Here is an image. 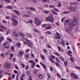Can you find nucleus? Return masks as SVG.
<instances>
[{
	"instance_id": "nucleus-49",
	"label": "nucleus",
	"mask_w": 80,
	"mask_h": 80,
	"mask_svg": "<svg viewBox=\"0 0 80 80\" xmlns=\"http://www.w3.org/2000/svg\"><path fill=\"white\" fill-rule=\"evenodd\" d=\"M51 11L52 12V13H54V14H55V15H57V13L53 11V10H52Z\"/></svg>"
},
{
	"instance_id": "nucleus-12",
	"label": "nucleus",
	"mask_w": 80,
	"mask_h": 80,
	"mask_svg": "<svg viewBox=\"0 0 80 80\" xmlns=\"http://www.w3.org/2000/svg\"><path fill=\"white\" fill-rule=\"evenodd\" d=\"M4 37L3 36H2L0 37V44L2 43L1 42H2L3 40H4Z\"/></svg>"
},
{
	"instance_id": "nucleus-22",
	"label": "nucleus",
	"mask_w": 80,
	"mask_h": 80,
	"mask_svg": "<svg viewBox=\"0 0 80 80\" xmlns=\"http://www.w3.org/2000/svg\"><path fill=\"white\" fill-rule=\"evenodd\" d=\"M29 9L31 11H35V8L32 7L29 8Z\"/></svg>"
},
{
	"instance_id": "nucleus-58",
	"label": "nucleus",
	"mask_w": 80,
	"mask_h": 80,
	"mask_svg": "<svg viewBox=\"0 0 80 80\" xmlns=\"http://www.w3.org/2000/svg\"><path fill=\"white\" fill-rule=\"evenodd\" d=\"M17 45L18 47H20L21 46V43H17Z\"/></svg>"
},
{
	"instance_id": "nucleus-4",
	"label": "nucleus",
	"mask_w": 80,
	"mask_h": 80,
	"mask_svg": "<svg viewBox=\"0 0 80 80\" xmlns=\"http://www.w3.org/2000/svg\"><path fill=\"white\" fill-rule=\"evenodd\" d=\"M12 24L13 26H14V27H16V25H18V21L15 18H12Z\"/></svg>"
},
{
	"instance_id": "nucleus-44",
	"label": "nucleus",
	"mask_w": 80,
	"mask_h": 80,
	"mask_svg": "<svg viewBox=\"0 0 80 80\" xmlns=\"http://www.w3.org/2000/svg\"><path fill=\"white\" fill-rule=\"evenodd\" d=\"M29 63H35V61H33V60H30L29 61Z\"/></svg>"
},
{
	"instance_id": "nucleus-32",
	"label": "nucleus",
	"mask_w": 80,
	"mask_h": 80,
	"mask_svg": "<svg viewBox=\"0 0 80 80\" xmlns=\"http://www.w3.org/2000/svg\"><path fill=\"white\" fill-rule=\"evenodd\" d=\"M54 54L55 55H57V56H61V55H60V54L57 52H55L54 53Z\"/></svg>"
},
{
	"instance_id": "nucleus-21",
	"label": "nucleus",
	"mask_w": 80,
	"mask_h": 80,
	"mask_svg": "<svg viewBox=\"0 0 80 80\" xmlns=\"http://www.w3.org/2000/svg\"><path fill=\"white\" fill-rule=\"evenodd\" d=\"M61 44L63 47H64L65 45V42L62 40V41Z\"/></svg>"
},
{
	"instance_id": "nucleus-59",
	"label": "nucleus",
	"mask_w": 80,
	"mask_h": 80,
	"mask_svg": "<svg viewBox=\"0 0 80 80\" xmlns=\"http://www.w3.org/2000/svg\"><path fill=\"white\" fill-rule=\"evenodd\" d=\"M47 76L48 78H51V76H50V74H48Z\"/></svg>"
},
{
	"instance_id": "nucleus-20",
	"label": "nucleus",
	"mask_w": 80,
	"mask_h": 80,
	"mask_svg": "<svg viewBox=\"0 0 80 80\" xmlns=\"http://www.w3.org/2000/svg\"><path fill=\"white\" fill-rule=\"evenodd\" d=\"M13 35L14 36H15V37H18V35L17 33H16V32H15V31H13Z\"/></svg>"
},
{
	"instance_id": "nucleus-28",
	"label": "nucleus",
	"mask_w": 80,
	"mask_h": 80,
	"mask_svg": "<svg viewBox=\"0 0 80 80\" xmlns=\"http://www.w3.org/2000/svg\"><path fill=\"white\" fill-rule=\"evenodd\" d=\"M59 58H60V60H62V62H64V58H63V57L59 56Z\"/></svg>"
},
{
	"instance_id": "nucleus-60",
	"label": "nucleus",
	"mask_w": 80,
	"mask_h": 80,
	"mask_svg": "<svg viewBox=\"0 0 80 80\" xmlns=\"http://www.w3.org/2000/svg\"><path fill=\"white\" fill-rule=\"evenodd\" d=\"M62 3L60 2H59L58 4V7H61Z\"/></svg>"
},
{
	"instance_id": "nucleus-13",
	"label": "nucleus",
	"mask_w": 80,
	"mask_h": 80,
	"mask_svg": "<svg viewBox=\"0 0 80 80\" xmlns=\"http://www.w3.org/2000/svg\"><path fill=\"white\" fill-rule=\"evenodd\" d=\"M40 64L42 65V67H43V68L45 70H47V67H46L45 64H43L42 62L40 63Z\"/></svg>"
},
{
	"instance_id": "nucleus-5",
	"label": "nucleus",
	"mask_w": 80,
	"mask_h": 80,
	"mask_svg": "<svg viewBox=\"0 0 80 80\" xmlns=\"http://www.w3.org/2000/svg\"><path fill=\"white\" fill-rule=\"evenodd\" d=\"M10 63L8 62H5L3 64V67L4 68L7 69V68H10Z\"/></svg>"
},
{
	"instance_id": "nucleus-6",
	"label": "nucleus",
	"mask_w": 80,
	"mask_h": 80,
	"mask_svg": "<svg viewBox=\"0 0 80 80\" xmlns=\"http://www.w3.org/2000/svg\"><path fill=\"white\" fill-rule=\"evenodd\" d=\"M68 10H69V11H70V12H77L75 7H68Z\"/></svg>"
},
{
	"instance_id": "nucleus-15",
	"label": "nucleus",
	"mask_w": 80,
	"mask_h": 80,
	"mask_svg": "<svg viewBox=\"0 0 80 80\" xmlns=\"http://www.w3.org/2000/svg\"><path fill=\"white\" fill-rule=\"evenodd\" d=\"M13 12L14 13H15L17 15H19L20 14V12H19L17 10H13Z\"/></svg>"
},
{
	"instance_id": "nucleus-51",
	"label": "nucleus",
	"mask_w": 80,
	"mask_h": 80,
	"mask_svg": "<svg viewBox=\"0 0 80 80\" xmlns=\"http://www.w3.org/2000/svg\"><path fill=\"white\" fill-rule=\"evenodd\" d=\"M21 66L22 68H25V64H21Z\"/></svg>"
},
{
	"instance_id": "nucleus-11",
	"label": "nucleus",
	"mask_w": 80,
	"mask_h": 80,
	"mask_svg": "<svg viewBox=\"0 0 80 80\" xmlns=\"http://www.w3.org/2000/svg\"><path fill=\"white\" fill-rule=\"evenodd\" d=\"M28 14L29 15L24 14L23 16L24 17H31V15H32V12H28Z\"/></svg>"
},
{
	"instance_id": "nucleus-62",
	"label": "nucleus",
	"mask_w": 80,
	"mask_h": 80,
	"mask_svg": "<svg viewBox=\"0 0 80 80\" xmlns=\"http://www.w3.org/2000/svg\"><path fill=\"white\" fill-rule=\"evenodd\" d=\"M2 22L3 23H7V22L5 20H2Z\"/></svg>"
},
{
	"instance_id": "nucleus-52",
	"label": "nucleus",
	"mask_w": 80,
	"mask_h": 80,
	"mask_svg": "<svg viewBox=\"0 0 80 80\" xmlns=\"http://www.w3.org/2000/svg\"><path fill=\"white\" fill-rule=\"evenodd\" d=\"M56 61L58 62H60V60L58 58H56Z\"/></svg>"
},
{
	"instance_id": "nucleus-30",
	"label": "nucleus",
	"mask_w": 80,
	"mask_h": 80,
	"mask_svg": "<svg viewBox=\"0 0 80 80\" xmlns=\"http://www.w3.org/2000/svg\"><path fill=\"white\" fill-rule=\"evenodd\" d=\"M35 62L32 63L31 65V67L32 68L35 67Z\"/></svg>"
},
{
	"instance_id": "nucleus-35",
	"label": "nucleus",
	"mask_w": 80,
	"mask_h": 80,
	"mask_svg": "<svg viewBox=\"0 0 80 80\" xmlns=\"http://www.w3.org/2000/svg\"><path fill=\"white\" fill-rule=\"evenodd\" d=\"M25 57L26 58H27V59L28 58H29V54H26L25 55Z\"/></svg>"
},
{
	"instance_id": "nucleus-18",
	"label": "nucleus",
	"mask_w": 80,
	"mask_h": 80,
	"mask_svg": "<svg viewBox=\"0 0 80 80\" xmlns=\"http://www.w3.org/2000/svg\"><path fill=\"white\" fill-rule=\"evenodd\" d=\"M19 34L20 35V36H21V37H23H23H25V34H23V33L21 32H19Z\"/></svg>"
},
{
	"instance_id": "nucleus-53",
	"label": "nucleus",
	"mask_w": 80,
	"mask_h": 80,
	"mask_svg": "<svg viewBox=\"0 0 80 80\" xmlns=\"http://www.w3.org/2000/svg\"><path fill=\"white\" fill-rule=\"evenodd\" d=\"M28 21H29L30 23H32L33 22V20H32V19H29L28 20Z\"/></svg>"
},
{
	"instance_id": "nucleus-39",
	"label": "nucleus",
	"mask_w": 80,
	"mask_h": 80,
	"mask_svg": "<svg viewBox=\"0 0 80 80\" xmlns=\"http://www.w3.org/2000/svg\"><path fill=\"white\" fill-rule=\"evenodd\" d=\"M75 30L76 33H77V32H79L78 28H75Z\"/></svg>"
},
{
	"instance_id": "nucleus-41",
	"label": "nucleus",
	"mask_w": 80,
	"mask_h": 80,
	"mask_svg": "<svg viewBox=\"0 0 80 80\" xmlns=\"http://www.w3.org/2000/svg\"><path fill=\"white\" fill-rule=\"evenodd\" d=\"M75 68L78 70H80V67L78 66H76L75 67Z\"/></svg>"
},
{
	"instance_id": "nucleus-33",
	"label": "nucleus",
	"mask_w": 80,
	"mask_h": 80,
	"mask_svg": "<svg viewBox=\"0 0 80 80\" xmlns=\"http://www.w3.org/2000/svg\"><path fill=\"white\" fill-rule=\"evenodd\" d=\"M47 26V24H42L41 25V27H42V28H45V27H46Z\"/></svg>"
},
{
	"instance_id": "nucleus-56",
	"label": "nucleus",
	"mask_w": 80,
	"mask_h": 80,
	"mask_svg": "<svg viewBox=\"0 0 80 80\" xmlns=\"http://www.w3.org/2000/svg\"><path fill=\"white\" fill-rule=\"evenodd\" d=\"M70 13V11H64L63 12V13L64 14L69 13Z\"/></svg>"
},
{
	"instance_id": "nucleus-48",
	"label": "nucleus",
	"mask_w": 80,
	"mask_h": 80,
	"mask_svg": "<svg viewBox=\"0 0 80 80\" xmlns=\"http://www.w3.org/2000/svg\"><path fill=\"white\" fill-rule=\"evenodd\" d=\"M58 48L59 52H61V50L62 48H61V47H58Z\"/></svg>"
},
{
	"instance_id": "nucleus-7",
	"label": "nucleus",
	"mask_w": 80,
	"mask_h": 80,
	"mask_svg": "<svg viewBox=\"0 0 80 80\" xmlns=\"http://www.w3.org/2000/svg\"><path fill=\"white\" fill-rule=\"evenodd\" d=\"M26 40L27 42H28V46L30 48H32V43L31 42V41L30 40H28L27 38H26Z\"/></svg>"
},
{
	"instance_id": "nucleus-17",
	"label": "nucleus",
	"mask_w": 80,
	"mask_h": 80,
	"mask_svg": "<svg viewBox=\"0 0 80 80\" xmlns=\"http://www.w3.org/2000/svg\"><path fill=\"white\" fill-rule=\"evenodd\" d=\"M0 28H2V29H4V30H7V29L6 27L2 24L0 25Z\"/></svg>"
},
{
	"instance_id": "nucleus-50",
	"label": "nucleus",
	"mask_w": 80,
	"mask_h": 80,
	"mask_svg": "<svg viewBox=\"0 0 80 80\" xmlns=\"http://www.w3.org/2000/svg\"><path fill=\"white\" fill-rule=\"evenodd\" d=\"M1 57L2 58H4L5 57V55H4L3 53H1Z\"/></svg>"
},
{
	"instance_id": "nucleus-47",
	"label": "nucleus",
	"mask_w": 80,
	"mask_h": 80,
	"mask_svg": "<svg viewBox=\"0 0 80 80\" xmlns=\"http://www.w3.org/2000/svg\"><path fill=\"white\" fill-rule=\"evenodd\" d=\"M43 13H46V14H48V13H49L48 11L45 10L43 11Z\"/></svg>"
},
{
	"instance_id": "nucleus-31",
	"label": "nucleus",
	"mask_w": 80,
	"mask_h": 80,
	"mask_svg": "<svg viewBox=\"0 0 80 80\" xmlns=\"http://www.w3.org/2000/svg\"><path fill=\"white\" fill-rule=\"evenodd\" d=\"M6 8H8V9H9V8L10 9H12V7L10 6H8L6 7Z\"/></svg>"
},
{
	"instance_id": "nucleus-55",
	"label": "nucleus",
	"mask_w": 80,
	"mask_h": 80,
	"mask_svg": "<svg viewBox=\"0 0 80 80\" xmlns=\"http://www.w3.org/2000/svg\"><path fill=\"white\" fill-rule=\"evenodd\" d=\"M47 47L48 48H51V49H52V47L51 46L48 44H47Z\"/></svg>"
},
{
	"instance_id": "nucleus-42",
	"label": "nucleus",
	"mask_w": 80,
	"mask_h": 80,
	"mask_svg": "<svg viewBox=\"0 0 80 80\" xmlns=\"http://www.w3.org/2000/svg\"><path fill=\"white\" fill-rule=\"evenodd\" d=\"M10 47V45H9L8 46H7L4 47V48H7V49H8Z\"/></svg>"
},
{
	"instance_id": "nucleus-63",
	"label": "nucleus",
	"mask_w": 80,
	"mask_h": 80,
	"mask_svg": "<svg viewBox=\"0 0 80 80\" xmlns=\"http://www.w3.org/2000/svg\"><path fill=\"white\" fill-rule=\"evenodd\" d=\"M70 59L71 62H72L73 63V58H70Z\"/></svg>"
},
{
	"instance_id": "nucleus-46",
	"label": "nucleus",
	"mask_w": 80,
	"mask_h": 80,
	"mask_svg": "<svg viewBox=\"0 0 80 80\" xmlns=\"http://www.w3.org/2000/svg\"><path fill=\"white\" fill-rule=\"evenodd\" d=\"M7 40H8L10 42H12V40L10 38H7Z\"/></svg>"
},
{
	"instance_id": "nucleus-36",
	"label": "nucleus",
	"mask_w": 80,
	"mask_h": 80,
	"mask_svg": "<svg viewBox=\"0 0 80 80\" xmlns=\"http://www.w3.org/2000/svg\"><path fill=\"white\" fill-rule=\"evenodd\" d=\"M73 78L75 79H78V76L76 74L75 75L74 77Z\"/></svg>"
},
{
	"instance_id": "nucleus-16",
	"label": "nucleus",
	"mask_w": 80,
	"mask_h": 80,
	"mask_svg": "<svg viewBox=\"0 0 80 80\" xmlns=\"http://www.w3.org/2000/svg\"><path fill=\"white\" fill-rule=\"evenodd\" d=\"M65 31L67 32L68 33L70 34V30H69V28L68 27H66L65 28Z\"/></svg>"
},
{
	"instance_id": "nucleus-43",
	"label": "nucleus",
	"mask_w": 80,
	"mask_h": 80,
	"mask_svg": "<svg viewBox=\"0 0 80 80\" xmlns=\"http://www.w3.org/2000/svg\"><path fill=\"white\" fill-rule=\"evenodd\" d=\"M43 52L45 53H47V50L45 49H43Z\"/></svg>"
},
{
	"instance_id": "nucleus-10",
	"label": "nucleus",
	"mask_w": 80,
	"mask_h": 80,
	"mask_svg": "<svg viewBox=\"0 0 80 80\" xmlns=\"http://www.w3.org/2000/svg\"><path fill=\"white\" fill-rule=\"evenodd\" d=\"M56 34L55 35V36L56 38H58V39H61V38L60 37V34H59V33H58L57 32H56Z\"/></svg>"
},
{
	"instance_id": "nucleus-1",
	"label": "nucleus",
	"mask_w": 80,
	"mask_h": 80,
	"mask_svg": "<svg viewBox=\"0 0 80 80\" xmlns=\"http://www.w3.org/2000/svg\"><path fill=\"white\" fill-rule=\"evenodd\" d=\"M77 26L78 25V22L76 21V18H75V16H74L73 17V20H72V22H71L68 25V27L69 28H72V27H73L74 26Z\"/></svg>"
},
{
	"instance_id": "nucleus-61",
	"label": "nucleus",
	"mask_w": 80,
	"mask_h": 80,
	"mask_svg": "<svg viewBox=\"0 0 80 80\" xmlns=\"http://www.w3.org/2000/svg\"><path fill=\"white\" fill-rule=\"evenodd\" d=\"M70 5H74L75 4V2H71L70 3Z\"/></svg>"
},
{
	"instance_id": "nucleus-27",
	"label": "nucleus",
	"mask_w": 80,
	"mask_h": 80,
	"mask_svg": "<svg viewBox=\"0 0 80 80\" xmlns=\"http://www.w3.org/2000/svg\"><path fill=\"white\" fill-rule=\"evenodd\" d=\"M34 31L35 32H36V33H40V31H39V30L37 29H34Z\"/></svg>"
},
{
	"instance_id": "nucleus-3",
	"label": "nucleus",
	"mask_w": 80,
	"mask_h": 80,
	"mask_svg": "<svg viewBox=\"0 0 80 80\" xmlns=\"http://www.w3.org/2000/svg\"><path fill=\"white\" fill-rule=\"evenodd\" d=\"M34 23H35L36 25L37 26L40 25H41V23H42L41 21L38 20V18H34Z\"/></svg>"
},
{
	"instance_id": "nucleus-23",
	"label": "nucleus",
	"mask_w": 80,
	"mask_h": 80,
	"mask_svg": "<svg viewBox=\"0 0 80 80\" xmlns=\"http://www.w3.org/2000/svg\"><path fill=\"white\" fill-rule=\"evenodd\" d=\"M76 74V73L74 72H72L71 73L70 75L71 77L73 78V77H74V76Z\"/></svg>"
},
{
	"instance_id": "nucleus-19",
	"label": "nucleus",
	"mask_w": 80,
	"mask_h": 80,
	"mask_svg": "<svg viewBox=\"0 0 80 80\" xmlns=\"http://www.w3.org/2000/svg\"><path fill=\"white\" fill-rule=\"evenodd\" d=\"M55 63L57 67H60V65L58 62H55Z\"/></svg>"
},
{
	"instance_id": "nucleus-24",
	"label": "nucleus",
	"mask_w": 80,
	"mask_h": 80,
	"mask_svg": "<svg viewBox=\"0 0 80 80\" xmlns=\"http://www.w3.org/2000/svg\"><path fill=\"white\" fill-rule=\"evenodd\" d=\"M40 55L42 59L43 60H45V56H44L43 55V54H40Z\"/></svg>"
},
{
	"instance_id": "nucleus-8",
	"label": "nucleus",
	"mask_w": 80,
	"mask_h": 80,
	"mask_svg": "<svg viewBox=\"0 0 80 80\" xmlns=\"http://www.w3.org/2000/svg\"><path fill=\"white\" fill-rule=\"evenodd\" d=\"M24 54V52L22 51H20L19 52V54L18 55V57H22Z\"/></svg>"
},
{
	"instance_id": "nucleus-34",
	"label": "nucleus",
	"mask_w": 80,
	"mask_h": 80,
	"mask_svg": "<svg viewBox=\"0 0 80 80\" xmlns=\"http://www.w3.org/2000/svg\"><path fill=\"white\" fill-rule=\"evenodd\" d=\"M38 76L39 78H40V79H42L43 78V76L42 75L39 74L38 75Z\"/></svg>"
},
{
	"instance_id": "nucleus-26",
	"label": "nucleus",
	"mask_w": 80,
	"mask_h": 80,
	"mask_svg": "<svg viewBox=\"0 0 80 80\" xmlns=\"http://www.w3.org/2000/svg\"><path fill=\"white\" fill-rule=\"evenodd\" d=\"M49 60L52 63H55V61L53 60V59L50 58L49 59Z\"/></svg>"
},
{
	"instance_id": "nucleus-54",
	"label": "nucleus",
	"mask_w": 80,
	"mask_h": 80,
	"mask_svg": "<svg viewBox=\"0 0 80 80\" xmlns=\"http://www.w3.org/2000/svg\"><path fill=\"white\" fill-rule=\"evenodd\" d=\"M65 17L61 19V22H64V20H65Z\"/></svg>"
},
{
	"instance_id": "nucleus-25",
	"label": "nucleus",
	"mask_w": 80,
	"mask_h": 80,
	"mask_svg": "<svg viewBox=\"0 0 80 80\" xmlns=\"http://www.w3.org/2000/svg\"><path fill=\"white\" fill-rule=\"evenodd\" d=\"M27 36L28 37H29V38H31L32 37V34L30 33H27Z\"/></svg>"
},
{
	"instance_id": "nucleus-38",
	"label": "nucleus",
	"mask_w": 80,
	"mask_h": 80,
	"mask_svg": "<svg viewBox=\"0 0 80 80\" xmlns=\"http://www.w3.org/2000/svg\"><path fill=\"white\" fill-rule=\"evenodd\" d=\"M8 44L7 42H4L3 43V46L5 47V46H6V45H7Z\"/></svg>"
},
{
	"instance_id": "nucleus-57",
	"label": "nucleus",
	"mask_w": 80,
	"mask_h": 80,
	"mask_svg": "<svg viewBox=\"0 0 80 80\" xmlns=\"http://www.w3.org/2000/svg\"><path fill=\"white\" fill-rule=\"evenodd\" d=\"M49 7L50 8H54L55 6L54 5H50Z\"/></svg>"
},
{
	"instance_id": "nucleus-29",
	"label": "nucleus",
	"mask_w": 80,
	"mask_h": 80,
	"mask_svg": "<svg viewBox=\"0 0 80 80\" xmlns=\"http://www.w3.org/2000/svg\"><path fill=\"white\" fill-rule=\"evenodd\" d=\"M14 47L13 46H12L11 48V50H12V51L13 52H14Z\"/></svg>"
},
{
	"instance_id": "nucleus-64",
	"label": "nucleus",
	"mask_w": 80,
	"mask_h": 80,
	"mask_svg": "<svg viewBox=\"0 0 80 80\" xmlns=\"http://www.w3.org/2000/svg\"><path fill=\"white\" fill-rule=\"evenodd\" d=\"M28 66V65H26L25 67V69L26 70H28L29 68Z\"/></svg>"
},
{
	"instance_id": "nucleus-2",
	"label": "nucleus",
	"mask_w": 80,
	"mask_h": 80,
	"mask_svg": "<svg viewBox=\"0 0 80 80\" xmlns=\"http://www.w3.org/2000/svg\"><path fill=\"white\" fill-rule=\"evenodd\" d=\"M46 19L47 21H48L51 23H54V18L52 16V15H50L48 18H46Z\"/></svg>"
},
{
	"instance_id": "nucleus-45",
	"label": "nucleus",
	"mask_w": 80,
	"mask_h": 80,
	"mask_svg": "<svg viewBox=\"0 0 80 80\" xmlns=\"http://www.w3.org/2000/svg\"><path fill=\"white\" fill-rule=\"evenodd\" d=\"M46 33L47 34H48V35H51L52 34V33L51 32H50L49 31H47L46 32Z\"/></svg>"
},
{
	"instance_id": "nucleus-9",
	"label": "nucleus",
	"mask_w": 80,
	"mask_h": 80,
	"mask_svg": "<svg viewBox=\"0 0 80 80\" xmlns=\"http://www.w3.org/2000/svg\"><path fill=\"white\" fill-rule=\"evenodd\" d=\"M64 23L65 25H68L70 23V20L68 19L65 20Z\"/></svg>"
},
{
	"instance_id": "nucleus-40",
	"label": "nucleus",
	"mask_w": 80,
	"mask_h": 80,
	"mask_svg": "<svg viewBox=\"0 0 80 80\" xmlns=\"http://www.w3.org/2000/svg\"><path fill=\"white\" fill-rule=\"evenodd\" d=\"M14 67H15L16 69H17V70H19V69L18 68V66H17V65H15L14 64Z\"/></svg>"
},
{
	"instance_id": "nucleus-14",
	"label": "nucleus",
	"mask_w": 80,
	"mask_h": 80,
	"mask_svg": "<svg viewBox=\"0 0 80 80\" xmlns=\"http://www.w3.org/2000/svg\"><path fill=\"white\" fill-rule=\"evenodd\" d=\"M48 25H49V26H48L46 28V30H50V29H51V28H52V26H51L50 25L49 23H48Z\"/></svg>"
},
{
	"instance_id": "nucleus-37",
	"label": "nucleus",
	"mask_w": 80,
	"mask_h": 80,
	"mask_svg": "<svg viewBox=\"0 0 80 80\" xmlns=\"http://www.w3.org/2000/svg\"><path fill=\"white\" fill-rule=\"evenodd\" d=\"M57 77L59 78H61V76H60V75L59 74V73H57Z\"/></svg>"
}]
</instances>
